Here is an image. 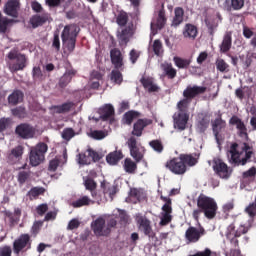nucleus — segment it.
<instances>
[{"label":"nucleus","instance_id":"obj_4","mask_svg":"<svg viewBox=\"0 0 256 256\" xmlns=\"http://www.w3.org/2000/svg\"><path fill=\"white\" fill-rule=\"evenodd\" d=\"M8 68L11 73H17L25 70L28 64V58L25 54L20 53L18 50L13 49L7 54Z\"/></svg>","mask_w":256,"mask_h":256},{"label":"nucleus","instance_id":"obj_24","mask_svg":"<svg viewBox=\"0 0 256 256\" xmlns=\"http://www.w3.org/2000/svg\"><path fill=\"white\" fill-rule=\"evenodd\" d=\"M75 108L74 102H65L62 105H53L49 108L54 114H66Z\"/></svg>","mask_w":256,"mask_h":256},{"label":"nucleus","instance_id":"obj_38","mask_svg":"<svg viewBox=\"0 0 256 256\" xmlns=\"http://www.w3.org/2000/svg\"><path fill=\"white\" fill-rule=\"evenodd\" d=\"M127 23H129V14L125 12V10H120L116 16V24L119 27H127Z\"/></svg>","mask_w":256,"mask_h":256},{"label":"nucleus","instance_id":"obj_60","mask_svg":"<svg viewBox=\"0 0 256 256\" xmlns=\"http://www.w3.org/2000/svg\"><path fill=\"white\" fill-rule=\"evenodd\" d=\"M139 57H141V52L135 50V49H132L129 53V59H130V62L135 65L137 63V60H139Z\"/></svg>","mask_w":256,"mask_h":256},{"label":"nucleus","instance_id":"obj_42","mask_svg":"<svg viewBox=\"0 0 256 256\" xmlns=\"http://www.w3.org/2000/svg\"><path fill=\"white\" fill-rule=\"evenodd\" d=\"M173 62L175 66L179 69H188L191 64V59H183L180 57H174Z\"/></svg>","mask_w":256,"mask_h":256},{"label":"nucleus","instance_id":"obj_30","mask_svg":"<svg viewBox=\"0 0 256 256\" xmlns=\"http://www.w3.org/2000/svg\"><path fill=\"white\" fill-rule=\"evenodd\" d=\"M247 232H248V230L244 226H241L238 230H235V225H234V223H232L227 228L226 238H228V236L240 237L242 234H246Z\"/></svg>","mask_w":256,"mask_h":256},{"label":"nucleus","instance_id":"obj_59","mask_svg":"<svg viewBox=\"0 0 256 256\" xmlns=\"http://www.w3.org/2000/svg\"><path fill=\"white\" fill-rule=\"evenodd\" d=\"M231 11H239L244 7L245 0H231Z\"/></svg>","mask_w":256,"mask_h":256},{"label":"nucleus","instance_id":"obj_52","mask_svg":"<svg viewBox=\"0 0 256 256\" xmlns=\"http://www.w3.org/2000/svg\"><path fill=\"white\" fill-rule=\"evenodd\" d=\"M137 118H139V113L135 111H129L124 114V120L127 125H131L133 123V120Z\"/></svg>","mask_w":256,"mask_h":256},{"label":"nucleus","instance_id":"obj_11","mask_svg":"<svg viewBox=\"0 0 256 256\" xmlns=\"http://www.w3.org/2000/svg\"><path fill=\"white\" fill-rule=\"evenodd\" d=\"M133 35H135V26L133 22H130L126 27H124L121 32H117V39L120 43V45L127 46L129 42L131 41V38H133Z\"/></svg>","mask_w":256,"mask_h":256},{"label":"nucleus","instance_id":"obj_49","mask_svg":"<svg viewBox=\"0 0 256 256\" xmlns=\"http://www.w3.org/2000/svg\"><path fill=\"white\" fill-rule=\"evenodd\" d=\"M190 102H191V100H189L187 98H184L183 100L178 102L177 108H178L180 114H187Z\"/></svg>","mask_w":256,"mask_h":256},{"label":"nucleus","instance_id":"obj_35","mask_svg":"<svg viewBox=\"0 0 256 256\" xmlns=\"http://www.w3.org/2000/svg\"><path fill=\"white\" fill-rule=\"evenodd\" d=\"M164 75L169 79L173 80L177 76L176 69L173 68L171 63H164L161 65Z\"/></svg>","mask_w":256,"mask_h":256},{"label":"nucleus","instance_id":"obj_5","mask_svg":"<svg viewBox=\"0 0 256 256\" xmlns=\"http://www.w3.org/2000/svg\"><path fill=\"white\" fill-rule=\"evenodd\" d=\"M80 28L76 26V24H69L65 26L61 39L63 43H67V50L69 52H74L76 49L77 37L79 35Z\"/></svg>","mask_w":256,"mask_h":256},{"label":"nucleus","instance_id":"obj_43","mask_svg":"<svg viewBox=\"0 0 256 256\" xmlns=\"http://www.w3.org/2000/svg\"><path fill=\"white\" fill-rule=\"evenodd\" d=\"M46 192V189L44 187H33L28 192V196L30 200L37 199L39 196L44 195Z\"/></svg>","mask_w":256,"mask_h":256},{"label":"nucleus","instance_id":"obj_29","mask_svg":"<svg viewBox=\"0 0 256 256\" xmlns=\"http://www.w3.org/2000/svg\"><path fill=\"white\" fill-rule=\"evenodd\" d=\"M140 83L150 93L159 92V87L153 83V78L151 77H142Z\"/></svg>","mask_w":256,"mask_h":256},{"label":"nucleus","instance_id":"obj_41","mask_svg":"<svg viewBox=\"0 0 256 256\" xmlns=\"http://www.w3.org/2000/svg\"><path fill=\"white\" fill-rule=\"evenodd\" d=\"M208 33L210 36H214L215 30L218 28V22L215 18H205L204 20Z\"/></svg>","mask_w":256,"mask_h":256},{"label":"nucleus","instance_id":"obj_57","mask_svg":"<svg viewBox=\"0 0 256 256\" xmlns=\"http://www.w3.org/2000/svg\"><path fill=\"white\" fill-rule=\"evenodd\" d=\"M152 48L156 56H161V54L163 53V43L161 42V40H155Z\"/></svg>","mask_w":256,"mask_h":256},{"label":"nucleus","instance_id":"obj_40","mask_svg":"<svg viewBox=\"0 0 256 256\" xmlns=\"http://www.w3.org/2000/svg\"><path fill=\"white\" fill-rule=\"evenodd\" d=\"M123 168L126 173L128 174H135V171H137V163H135L131 158H126L124 160Z\"/></svg>","mask_w":256,"mask_h":256},{"label":"nucleus","instance_id":"obj_20","mask_svg":"<svg viewBox=\"0 0 256 256\" xmlns=\"http://www.w3.org/2000/svg\"><path fill=\"white\" fill-rule=\"evenodd\" d=\"M229 123L231 125H236V128L238 130L237 134L239 137L248 140V138H249L248 133H247L248 130H247L244 122H242L241 119H239L237 116H233L230 119Z\"/></svg>","mask_w":256,"mask_h":256},{"label":"nucleus","instance_id":"obj_16","mask_svg":"<svg viewBox=\"0 0 256 256\" xmlns=\"http://www.w3.org/2000/svg\"><path fill=\"white\" fill-rule=\"evenodd\" d=\"M213 170L222 179H228L231 176L229 167L221 159L213 160Z\"/></svg>","mask_w":256,"mask_h":256},{"label":"nucleus","instance_id":"obj_19","mask_svg":"<svg viewBox=\"0 0 256 256\" xmlns=\"http://www.w3.org/2000/svg\"><path fill=\"white\" fill-rule=\"evenodd\" d=\"M110 59L114 68L123 71V54L120 49L114 48L110 51Z\"/></svg>","mask_w":256,"mask_h":256},{"label":"nucleus","instance_id":"obj_2","mask_svg":"<svg viewBox=\"0 0 256 256\" xmlns=\"http://www.w3.org/2000/svg\"><path fill=\"white\" fill-rule=\"evenodd\" d=\"M230 154V162L234 165H246L250 162L252 155H254L253 147L248 143H243L242 146L237 143H233L228 151Z\"/></svg>","mask_w":256,"mask_h":256},{"label":"nucleus","instance_id":"obj_8","mask_svg":"<svg viewBox=\"0 0 256 256\" xmlns=\"http://www.w3.org/2000/svg\"><path fill=\"white\" fill-rule=\"evenodd\" d=\"M226 122L222 119L221 115H219L212 122V131L215 137L217 144L220 146L225 139L224 132L226 129Z\"/></svg>","mask_w":256,"mask_h":256},{"label":"nucleus","instance_id":"obj_21","mask_svg":"<svg viewBox=\"0 0 256 256\" xmlns=\"http://www.w3.org/2000/svg\"><path fill=\"white\" fill-rule=\"evenodd\" d=\"M25 148L22 145L16 146L8 154V162L10 164H16L22 160Z\"/></svg>","mask_w":256,"mask_h":256},{"label":"nucleus","instance_id":"obj_48","mask_svg":"<svg viewBox=\"0 0 256 256\" xmlns=\"http://www.w3.org/2000/svg\"><path fill=\"white\" fill-rule=\"evenodd\" d=\"M166 23H167V18L165 17V8H161V10H159L158 12L156 25L159 29H163Z\"/></svg>","mask_w":256,"mask_h":256},{"label":"nucleus","instance_id":"obj_64","mask_svg":"<svg viewBox=\"0 0 256 256\" xmlns=\"http://www.w3.org/2000/svg\"><path fill=\"white\" fill-rule=\"evenodd\" d=\"M213 252L209 248H205L204 251H198L194 255L189 256H213Z\"/></svg>","mask_w":256,"mask_h":256},{"label":"nucleus","instance_id":"obj_45","mask_svg":"<svg viewBox=\"0 0 256 256\" xmlns=\"http://www.w3.org/2000/svg\"><path fill=\"white\" fill-rule=\"evenodd\" d=\"M110 79L114 84L121 85L123 83V74H121L120 69L112 70Z\"/></svg>","mask_w":256,"mask_h":256},{"label":"nucleus","instance_id":"obj_3","mask_svg":"<svg viewBox=\"0 0 256 256\" xmlns=\"http://www.w3.org/2000/svg\"><path fill=\"white\" fill-rule=\"evenodd\" d=\"M197 206L198 209H195L192 213L196 222L199 223V216L201 213H204L205 217L208 219H213L216 216L218 207L212 198L207 197L204 194H200L197 199Z\"/></svg>","mask_w":256,"mask_h":256},{"label":"nucleus","instance_id":"obj_28","mask_svg":"<svg viewBox=\"0 0 256 256\" xmlns=\"http://www.w3.org/2000/svg\"><path fill=\"white\" fill-rule=\"evenodd\" d=\"M76 75V70L71 69L66 71L65 74L59 80V86L61 88H66L71 83L73 77H75Z\"/></svg>","mask_w":256,"mask_h":256},{"label":"nucleus","instance_id":"obj_39","mask_svg":"<svg viewBox=\"0 0 256 256\" xmlns=\"http://www.w3.org/2000/svg\"><path fill=\"white\" fill-rule=\"evenodd\" d=\"M121 159H123V152L121 151H114L106 156V161L110 165H117Z\"/></svg>","mask_w":256,"mask_h":256},{"label":"nucleus","instance_id":"obj_26","mask_svg":"<svg viewBox=\"0 0 256 256\" xmlns=\"http://www.w3.org/2000/svg\"><path fill=\"white\" fill-rule=\"evenodd\" d=\"M99 114L102 121H109L115 116V108L110 104H106L99 109Z\"/></svg>","mask_w":256,"mask_h":256},{"label":"nucleus","instance_id":"obj_34","mask_svg":"<svg viewBox=\"0 0 256 256\" xmlns=\"http://www.w3.org/2000/svg\"><path fill=\"white\" fill-rule=\"evenodd\" d=\"M232 46V34L231 32H227L224 37L222 44L220 45V52L221 53H227Z\"/></svg>","mask_w":256,"mask_h":256},{"label":"nucleus","instance_id":"obj_56","mask_svg":"<svg viewBox=\"0 0 256 256\" xmlns=\"http://www.w3.org/2000/svg\"><path fill=\"white\" fill-rule=\"evenodd\" d=\"M75 136L76 132L72 128H65L62 132V138L66 141H70Z\"/></svg>","mask_w":256,"mask_h":256},{"label":"nucleus","instance_id":"obj_54","mask_svg":"<svg viewBox=\"0 0 256 256\" xmlns=\"http://www.w3.org/2000/svg\"><path fill=\"white\" fill-rule=\"evenodd\" d=\"M216 68L221 73L229 72V65L223 59L216 60Z\"/></svg>","mask_w":256,"mask_h":256},{"label":"nucleus","instance_id":"obj_50","mask_svg":"<svg viewBox=\"0 0 256 256\" xmlns=\"http://www.w3.org/2000/svg\"><path fill=\"white\" fill-rule=\"evenodd\" d=\"M31 177V171H20L17 176L19 185H24Z\"/></svg>","mask_w":256,"mask_h":256},{"label":"nucleus","instance_id":"obj_46","mask_svg":"<svg viewBox=\"0 0 256 256\" xmlns=\"http://www.w3.org/2000/svg\"><path fill=\"white\" fill-rule=\"evenodd\" d=\"M101 187L103 188L104 199L107 200V197L105 195L108 194L109 197H110V200L113 201V198L117 194V186L107 187V186L102 184Z\"/></svg>","mask_w":256,"mask_h":256},{"label":"nucleus","instance_id":"obj_36","mask_svg":"<svg viewBox=\"0 0 256 256\" xmlns=\"http://www.w3.org/2000/svg\"><path fill=\"white\" fill-rule=\"evenodd\" d=\"M184 20V10L180 6H177L174 10V18L172 20V26L178 27Z\"/></svg>","mask_w":256,"mask_h":256},{"label":"nucleus","instance_id":"obj_61","mask_svg":"<svg viewBox=\"0 0 256 256\" xmlns=\"http://www.w3.org/2000/svg\"><path fill=\"white\" fill-rule=\"evenodd\" d=\"M84 184L86 189L89 190L91 193H93V191H96L97 189V183H95L93 179H87Z\"/></svg>","mask_w":256,"mask_h":256},{"label":"nucleus","instance_id":"obj_37","mask_svg":"<svg viewBox=\"0 0 256 256\" xmlns=\"http://www.w3.org/2000/svg\"><path fill=\"white\" fill-rule=\"evenodd\" d=\"M15 22L16 20L6 18V16H3L2 12H0V34H6L9 25Z\"/></svg>","mask_w":256,"mask_h":256},{"label":"nucleus","instance_id":"obj_27","mask_svg":"<svg viewBox=\"0 0 256 256\" xmlns=\"http://www.w3.org/2000/svg\"><path fill=\"white\" fill-rule=\"evenodd\" d=\"M210 125V118L206 115L201 114L196 122V130L199 133H204Z\"/></svg>","mask_w":256,"mask_h":256},{"label":"nucleus","instance_id":"obj_32","mask_svg":"<svg viewBox=\"0 0 256 256\" xmlns=\"http://www.w3.org/2000/svg\"><path fill=\"white\" fill-rule=\"evenodd\" d=\"M129 198L132 199L134 204H137V202H141V200L145 199V193L142 189L131 188L129 192Z\"/></svg>","mask_w":256,"mask_h":256},{"label":"nucleus","instance_id":"obj_10","mask_svg":"<svg viewBox=\"0 0 256 256\" xmlns=\"http://www.w3.org/2000/svg\"><path fill=\"white\" fill-rule=\"evenodd\" d=\"M15 134L21 139H33L36 136V128L29 123H21L16 126Z\"/></svg>","mask_w":256,"mask_h":256},{"label":"nucleus","instance_id":"obj_23","mask_svg":"<svg viewBox=\"0 0 256 256\" xmlns=\"http://www.w3.org/2000/svg\"><path fill=\"white\" fill-rule=\"evenodd\" d=\"M207 90L206 87H199V86H188L184 92L183 96L184 98H187L189 101H191L193 98H195L197 95L205 93Z\"/></svg>","mask_w":256,"mask_h":256},{"label":"nucleus","instance_id":"obj_14","mask_svg":"<svg viewBox=\"0 0 256 256\" xmlns=\"http://www.w3.org/2000/svg\"><path fill=\"white\" fill-rule=\"evenodd\" d=\"M128 148L130 150V155L136 161V163L143 160V148L137 146V139L135 137H130L127 141Z\"/></svg>","mask_w":256,"mask_h":256},{"label":"nucleus","instance_id":"obj_12","mask_svg":"<svg viewBox=\"0 0 256 256\" xmlns=\"http://www.w3.org/2000/svg\"><path fill=\"white\" fill-rule=\"evenodd\" d=\"M160 199L165 202L162 206V217L160 220V226H167L172 221V207H171V199L168 197H164L163 195L160 196Z\"/></svg>","mask_w":256,"mask_h":256},{"label":"nucleus","instance_id":"obj_51","mask_svg":"<svg viewBox=\"0 0 256 256\" xmlns=\"http://www.w3.org/2000/svg\"><path fill=\"white\" fill-rule=\"evenodd\" d=\"M91 203V199H89V197L84 196L76 201L72 202V206L74 208H81L83 206H88Z\"/></svg>","mask_w":256,"mask_h":256},{"label":"nucleus","instance_id":"obj_9","mask_svg":"<svg viewBox=\"0 0 256 256\" xmlns=\"http://www.w3.org/2000/svg\"><path fill=\"white\" fill-rule=\"evenodd\" d=\"M136 222L138 224V228L145 236H148L150 239H154L157 234L153 231V226H151V220L147 217L138 214L136 215Z\"/></svg>","mask_w":256,"mask_h":256},{"label":"nucleus","instance_id":"obj_25","mask_svg":"<svg viewBox=\"0 0 256 256\" xmlns=\"http://www.w3.org/2000/svg\"><path fill=\"white\" fill-rule=\"evenodd\" d=\"M173 119H174V127L182 131V130H185L186 128L189 115L187 113H178L174 115Z\"/></svg>","mask_w":256,"mask_h":256},{"label":"nucleus","instance_id":"obj_62","mask_svg":"<svg viewBox=\"0 0 256 256\" xmlns=\"http://www.w3.org/2000/svg\"><path fill=\"white\" fill-rule=\"evenodd\" d=\"M13 249L11 246L5 245L0 247V256H12Z\"/></svg>","mask_w":256,"mask_h":256},{"label":"nucleus","instance_id":"obj_17","mask_svg":"<svg viewBox=\"0 0 256 256\" xmlns=\"http://www.w3.org/2000/svg\"><path fill=\"white\" fill-rule=\"evenodd\" d=\"M91 228L96 236H108L111 233V229H107V227H105V219L102 217L93 221Z\"/></svg>","mask_w":256,"mask_h":256},{"label":"nucleus","instance_id":"obj_31","mask_svg":"<svg viewBox=\"0 0 256 256\" xmlns=\"http://www.w3.org/2000/svg\"><path fill=\"white\" fill-rule=\"evenodd\" d=\"M24 100V93L20 90H16L12 92L11 95L8 96V104L11 106H16Z\"/></svg>","mask_w":256,"mask_h":256},{"label":"nucleus","instance_id":"obj_53","mask_svg":"<svg viewBox=\"0 0 256 256\" xmlns=\"http://www.w3.org/2000/svg\"><path fill=\"white\" fill-rule=\"evenodd\" d=\"M242 177L244 180H249L253 182L256 178V168L252 167L248 171L243 172Z\"/></svg>","mask_w":256,"mask_h":256},{"label":"nucleus","instance_id":"obj_44","mask_svg":"<svg viewBox=\"0 0 256 256\" xmlns=\"http://www.w3.org/2000/svg\"><path fill=\"white\" fill-rule=\"evenodd\" d=\"M149 146L158 154L163 153L165 150V146L163 145V141L156 139L149 142Z\"/></svg>","mask_w":256,"mask_h":256},{"label":"nucleus","instance_id":"obj_58","mask_svg":"<svg viewBox=\"0 0 256 256\" xmlns=\"http://www.w3.org/2000/svg\"><path fill=\"white\" fill-rule=\"evenodd\" d=\"M42 227H43L42 221H35L33 223V226L31 227L32 236L37 237V235L40 233Z\"/></svg>","mask_w":256,"mask_h":256},{"label":"nucleus","instance_id":"obj_33","mask_svg":"<svg viewBox=\"0 0 256 256\" xmlns=\"http://www.w3.org/2000/svg\"><path fill=\"white\" fill-rule=\"evenodd\" d=\"M198 30L194 24H186L183 30L184 38L194 40L197 37Z\"/></svg>","mask_w":256,"mask_h":256},{"label":"nucleus","instance_id":"obj_13","mask_svg":"<svg viewBox=\"0 0 256 256\" xmlns=\"http://www.w3.org/2000/svg\"><path fill=\"white\" fill-rule=\"evenodd\" d=\"M197 223L199 224V228L190 226L185 232V239L189 243H197L200 238L206 234L205 229L200 225L199 222Z\"/></svg>","mask_w":256,"mask_h":256},{"label":"nucleus","instance_id":"obj_55","mask_svg":"<svg viewBox=\"0 0 256 256\" xmlns=\"http://www.w3.org/2000/svg\"><path fill=\"white\" fill-rule=\"evenodd\" d=\"M78 159H79V164L82 165H89L91 164V156H89V152L88 150L86 151V153H80L78 155Z\"/></svg>","mask_w":256,"mask_h":256},{"label":"nucleus","instance_id":"obj_63","mask_svg":"<svg viewBox=\"0 0 256 256\" xmlns=\"http://www.w3.org/2000/svg\"><path fill=\"white\" fill-rule=\"evenodd\" d=\"M245 212L253 219L256 216V205L254 203L249 204Z\"/></svg>","mask_w":256,"mask_h":256},{"label":"nucleus","instance_id":"obj_47","mask_svg":"<svg viewBox=\"0 0 256 256\" xmlns=\"http://www.w3.org/2000/svg\"><path fill=\"white\" fill-rule=\"evenodd\" d=\"M11 114L18 119H24L28 116L26 108L22 106L12 109Z\"/></svg>","mask_w":256,"mask_h":256},{"label":"nucleus","instance_id":"obj_7","mask_svg":"<svg viewBox=\"0 0 256 256\" xmlns=\"http://www.w3.org/2000/svg\"><path fill=\"white\" fill-rule=\"evenodd\" d=\"M32 239L29 234H21L13 242V252L16 255H19L21 252L28 251L32 248Z\"/></svg>","mask_w":256,"mask_h":256},{"label":"nucleus","instance_id":"obj_1","mask_svg":"<svg viewBox=\"0 0 256 256\" xmlns=\"http://www.w3.org/2000/svg\"><path fill=\"white\" fill-rule=\"evenodd\" d=\"M200 154L195 152L191 154H180L179 157H175L168 160L165 167L175 175H184L188 168L193 167L198 163Z\"/></svg>","mask_w":256,"mask_h":256},{"label":"nucleus","instance_id":"obj_22","mask_svg":"<svg viewBox=\"0 0 256 256\" xmlns=\"http://www.w3.org/2000/svg\"><path fill=\"white\" fill-rule=\"evenodd\" d=\"M153 124V120L151 119H139L133 126L132 135L141 137L143 135V130L145 127Z\"/></svg>","mask_w":256,"mask_h":256},{"label":"nucleus","instance_id":"obj_15","mask_svg":"<svg viewBox=\"0 0 256 256\" xmlns=\"http://www.w3.org/2000/svg\"><path fill=\"white\" fill-rule=\"evenodd\" d=\"M21 9V3L19 0H8L4 5L3 12L14 19L19 18V11Z\"/></svg>","mask_w":256,"mask_h":256},{"label":"nucleus","instance_id":"obj_18","mask_svg":"<svg viewBox=\"0 0 256 256\" xmlns=\"http://www.w3.org/2000/svg\"><path fill=\"white\" fill-rule=\"evenodd\" d=\"M50 18L51 14H49V12H44L43 14H34L30 18V24L33 29H36L46 24Z\"/></svg>","mask_w":256,"mask_h":256},{"label":"nucleus","instance_id":"obj_6","mask_svg":"<svg viewBox=\"0 0 256 256\" xmlns=\"http://www.w3.org/2000/svg\"><path fill=\"white\" fill-rule=\"evenodd\" d=\"M49 150V146L44 143H38L30 148L29 163L32 167H37L45 161V156Z\"/></svg>","mask_w":256,"mask_h":256}]
</instances>
